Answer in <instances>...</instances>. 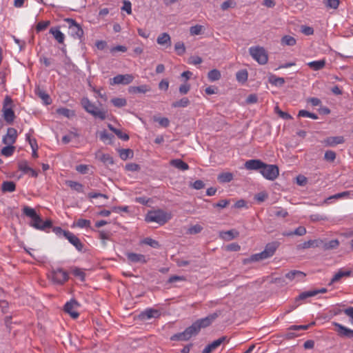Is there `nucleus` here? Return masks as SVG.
Listing matches in <instances>:
<instances>
[{
    "mask_svg": "<svg viewBox=\"0 0 353 353\" xmlns=\"http://www.w3.org/2000/svg\"><path fill=\"white\" fill-rule=\"evenodd\" d=\"M220 315V312H214L205 318L198 319L187 327L183 332L175 334L173 339L179 341H188L192 336L197 334L201 328L210 326L212 322Z\"/></svg>",
    "mask_w": 353,
    "mask_h": 353,
    "instance_id": "1",
    "label": "nucleus"
},
{
    "mask_svg": "<svg viewBox=\"0 0 353 353\" xmlns=\"http://www.w3.org/2000/svg\"><path fill=\"white\" fill-rule=\"evenodd\" d=\"M22 211L25 216L31 219L30 226L34 228V229L41 231H46L47 229L52 227V223L51 220L48 219L43 221L41 216L37 214L36 210L34 208L28 205H25L23 206Z\"/></svg>",
    "mask_w": 353,
    "mask_h": 353,
    "instance_id": "2",
    "label": "nucleus"
},
{
    "mask_svg": "<svg viewBox=\"0 0 353 353\" xmlns=\"http://www.w3.org/2000/svg\"><path fill=\"white\" fill-rule=\"evenodd\" d=\"M81 104L83 109L96 119L105 120L108 117V110L103 108L97 106L89 100L88 97H83L81 100Z\"/></svg>",
    "mask_w": 353,
    "mask_h": 353,
    "instance_id": "3",
    "label": "nucleus"
},
{
    "mask_svg": "<svg viewBox=\"0 0 353 353\" xmlns=\"http://www.w3.org/2000/svg\"><path fill=\"white\" fill-rule=\"evenodd\" d=\"M171 217V214L162 210H151L147 213L145 221L147 223H157L160 225H163L167 223Z\"/></svg>",
    "mask_w": 353,
    "mask_h": 353,
    "instance_id": "4",
    "label": "nucleus"
},
{
    "mask_svg": "<svg viewBox=\"0 0 353 353\" xmlns=\"http://www.w3.org/2000/svg\"><path fill=\"white\" fill-rule=\"evenodd\" d=\"M277 248V244L276 243H268L264 250L260 253L254 254L251 256V261H259L266 259H268L273 256Z\"/></svg>",
    "mask_w": 353,
    "mask_h": 353,
    "instance_id": "5",
    "label": "nucleus"
},
{
    "mask_svg": "<svg viewBox=\"0 0 353 353\" xmlns=\"http://www.w3.org/2000/svg\"><path fill=\"white\" fill-rule=\"evenodd\" d=\"M12 108L13 102L11 97L8 95L6 96L3 101L2 111L5 121L8 123H11L12 122H13L15 118L14 112L12 110Z\"/></svg>",
    "mask_w": 353,
    "mask_h": 353,
    "instance_id": "6",
    "label": "nucleus"
},
{
    "mask_svg": "<svg viewBox=\"0 0 353 353\" xmlns=\"http://www.w3.org/2000/svg\"><path fill=\"white\" fill-rule=\"evenodd\" d=\"M249 52L252 57L259 64L263 65L268 62V56L264 49L261 46H254L249 49Z\"/></svg>",
    "mask_w": 353,
    "mask_h": 353,
    "instance_id": "7",
    "label": "nucleus"
},
{
    "mask_svg": "<svg viewBox=\"0 0 353 353\" xmlns=\"http://www.w3.org/2000/svg\"><path fill=\"white\" fill-rule=\"evenodd\" d=\"M260 173L265 179L274 181L279 175V169L276 165L266 164L264 163V166L262 168Z\"/></svg>",
    "mask_w": 353,
    "mask_h": 353,
    "instance_id": "8",
    "label": "nucleus"
},
{
    "mask_svg": "<svg viewBox=\"0 0 353 353\" xmlns=\"http://www.w3.org/2000/svg\"><path fill=\"white\" fill-rule=\"evenodd\" d=\"M50 279L54 283L62 285L68 280L69 276L66 271L58 268L51 272Z\"/></svg>",
    "mask_w": 353,
    "mask_h": 353,
    "instance_id": "9",
    "label": "nucleus"
},
{
    "mask_svg": "<svg viewBox=\"0 0 353 353\" xmlns=\"http://www.w3.org/2000/svg\"><path fill=\"white\" fill-rule=\"evenodd\" d=\"M339 245V242L336 239L331 240L328 242H323L321 240H310V247H321L325 250L336 248Z\"/></svg>",
    "mask_w": 353,
    "mask_h": 353,
    "instance_id": "10",
    "label": "nucleus"
},
{
    "mask_svg": "<svg viewBox=\"0 0 353 353\" xmlns=\"http://www.w3.org/2000/svg\"><path fill=\"white\" fill-rule=\"evenodd\" d=\"M134 77L132 74H118L110 79V85H116V84H123L128 85L132 83L134 80Z\"/></svg>",
    "mask_w": 353,
    "mask_h": 353,
    "instance_id": "11",
    "label": "nucleus"
},
{
    "mask_svg": "<svg viewBox=\"0 0 353 353\" xmlns=\"http://www.w3.org/2000/svg\"><path fill=\"white\" fill-rule=\"evenodd\" d=\"M65 21L69 25L71 34L76 38L81 39L83 35V30L81 27L72 19H67Z\"/></svg>",
    "mask_w": 353,
    "mask_h": 353,
    "instance_id": "12",
    "label": "nucleus"
},
{
    "mask_svg": "<svg viewBox=\"0 0 353 353\" xmlns=\"http://www.w3.org/2000/svg\"><path fill=\"white\" fill-rule=\"evenodd\" d=\"M78 306L79 304L77 301H76L74 299H72L65 304L64 311L66 313L69 314L70 316L72 317L73 319H77L79 316V314L77 310Z\"/></svg>",
    "mask_w": 353,
    "mask_h": 353,
    "instance_id": "13",
    "label": "nucleus"
},
{
    "mask_svg": "<svg viewBox=\"0 0 353 353\" xmlns=\"http://www.w3.org/2000/svg\"><path fill=\"white\" fill-rule=\"evenodd\" d=\"M245 168L248 170H261L264 166V162L259 159H250L245 161L244 164Z\"/></svg>",
    "mask_w": 353,
    "mask_h": 353,
    "instance_id": "14",
    "label": "nucleus"
},
{
    "mask_svg": "<svg viewBox=\"0 0 353 353\" xmlns=\"http://www.w3.org/2000/svg\"><path fill=\"white\" fill-rule=\"evenodd\" d=\"M65 239L75 247L78 251H81L83 248V245L80 239L71 232L65 233Z\"/></svg>",
    "mask_w": 353,
    "mask_h": 353,
    "instance_id": "15",
    "label": "nucleus"
},
{
    "mask_svg": "<svg viewBox=\"0 0 353 353\" xmlns=\"http://www.w3.org/2000/svg\"><path fill=\"white\" fill-rule=\"evenodd\" d=\"M17 132L13 128H9L6 136L3 138V142L6 145L13 144L17 139Z\"/></svg>",
    "mask_w": 353,
    "mask_h": 353,
    "instance_id": "16",
    "label": "nucleus"
},
{
    "mask_svg": "<svg viewBox=\"0 0 353 353\" xmlns=\"http://www.w3.org/2000/svg\"><path fill=\"white\" fill-rule=\"evenodd\" d=\"M335 331L341 336L353 338V330L347 328L340 323H334Z\"/></svg>",
    "mask_w": 353,
    "mask_h": 353,
    "instance_id": "17",
    "label": "nucleus"
},
{
    "mask_svg": "<svg viewBox=\"0 0 353 353\" xmlns=\"http://www.w3.org/2000/svg\"><path fill=\"white\" fill-rule=\"evenodd\" d=\"M345 141L343 137L337 136V137H330L325 139L323 141V143L326 146L334 147L339 144H342Z\"/></svg>",
    "mask_w": 353,
    "mask_h": 353,
    "instance_id": "18",
    "label": "nucleus"
},
{
    "mask_svg": "<svg viewBox=\"0 0 353 353\" xmlns=\"http://www.w3.org/2000/svg\"><path fill=\"white\" fill-rule=\"evenodd\" d=\"M352 271L350 270L340 269L337 272L334 274L332 279H331L330 283L333 284L338 283L343 277H349L351 275Z\"/></svg>",
    "mask_w": 353,
    "mask_h": 353,
    "instance_id": "19",
    "label": "nucleus"
},
{
    "mask_svg": "<svg viewBox=\"0 0 353 353\" xmlns=\"http://www.w3.org/2000/svg\"><path fill=\"white\" fill-rule=\"evenodd\" d=\"M225 336H222L208 345L202 351V353H211L214 351L225 340Z\"/></svg>",
    "mask_w": 353,
    "mask_h": 353,
    "instance_id": "20",
    "label": "nucleus"
},
{
    "mask_svg": "<svg viewBox=\"0 0 353 353\" xmlns=\"http://www.w3.org/2000/svg\"><path fill=\"white\" fill-rule=\"evenodd\" d=\"M126 256L128 259L132 263H145L147 262L145 256L141 254L128 252L126 254Z\"/></svg>",
    "mask_w": 353,
    "mask_h": 353,
    "instance_id": "21",
    "label": "nucleus"
},
{
    "mask_svg": "<svg viewBox=\"0 0 353 353\" xmlns=\"http://www.w3.org/2000/svg\"><path fill=\"white\" fill-rule=\"evenodd\" d=\"M95 157L105 164L112 165L114 163L113 158L109 154L103 153L100 150L95 153Z\"/></svg>",
    "mask_w": 353,
    "mask_h": 353,
    "instance_id": "22",
    "label": "nucleus"
},
{
    "mask_svg": "<svg viewBox=\"0 0 353 353\" xmlns=\"http://www.w3.org/2000/svg\"><path fill=\"white\" fill-rule=\"evenodd\" d=\"M157 42L159 45L165 47H170L172 44L170 35L165 32L162 33L158 36Z\"/></svg>",
    "mask_w": 353,
    "mask_h": 353,
    "instance_id": "23",
    "label": "nucleus"
},
{
    "mask_svg": "<svg viewBox=\"0 0 353 353\" xmlns=\"http://www.w3.org/2000/svg\"><path fill=\"white\" fill-rule=\"evenodd\" d=\"M50 33L52 34L54 38L59 43H63L65 40V35L61 32L58 27H52L50 29Z\"/></svg>",
    "mask_w": 353,
    "mask_h": 353,
    "instance_id": "24",
    "label": "nucleus"
},
{
    "mask_svg": "<svg viewBox=\"0 0 353 353\" xmlns=\"http://www.w3.org/2000/svg\"><path fill=\"white\" fill-rule=\"evenodd\" d=\"M239 232L234 230L228 231H222L219 233V236L225 241H231L239 236Z\"/></svg>",
    "mask_w": 353,
    "mask_h": 353,
    "instance_id": "25",
    "label": "nucleus"
},
{
    "mask_svg": "<svg viewBox=\"0 0 353 353\" xmlns=\"http://www.w3.org/2000/svg\"><path fill=\"white\" fill-rule=\"evenodd\" d=\"M35 93L43 101L45 105H50L52 103L50 97L43 89L40 88H36Z\"/></svg>",
    "mask_w": 353,
    "mask_h": 353,
    "instance_id": "26",
    "label": "nucleus"
},
{
    "mask_svg": "<svg viewBox=\"0 0 353 353\" xmlns=\"http://www.w3.org/2000/svg\"><path fill=\"white\" fill-rule=\"evenodd\" d=\"M170 164L172 166H173L180 170L185 171V170H188L189 169V165H188V163H186L185 162H184L183 161H182L180 159H175L171 160L170 161Z\"/></svg>",
    "mask_w": 353,
    "mask_h": 353,
    "instance_id": "27",
    "label": "nucleus"
},
{
    "mask_svg": "<svg viewBox=\"0 0 353 353\" xmlns=\"http://www.w3.org/2000/svg\"><path fill=\"white\" fill-rule=\"evenodd\" d=\"M350 196V192L349 191H345L336 194H334L332 196H329L325 200V203L329 204L332 203V199H347L349 198Z\"/></svg>",
    "mask_w": 353,
    "mask_h": 353,
    "instance_id": "28",
    "label": "nucleus"
},
{
    "mask_svg": "<svg viewBox=\"0 0 353 353\" xmlns=\"http://www.w3.org/2000/svg\"><path fill=\"white\" fill-rule=\"evenodd\" d=\"M150 90V88L148 85H141L139 86H131L129 88L130 93H145Z\"/></svg>",
    "mask_w": 353,
    "mask_h": 353,
    "instance_id": "29",
    "label": "nucleus"
},
{
    "mask_svg": "<svg viewBox=\"0 0 353 353\" xmlns=\"http://www.w3.org/2000/svg\"><path fill=\"white\" fill-rule=\"evenodd\" d=\"M296 41L294 37L290 35H285L281 39V45L283 46H293L296 45Z\"/></svg>",
    "mask_w": 353,
    "mask_h": 353,
    "instance_id": "30",
    "label": "nucleus"
},
{
    "mask_svg": "<svg viewBox=\"0 0 353 353\" xmlns=\"http://www.w3.org/2000/svg\"><path fill=\"white\" fill-rule=\"evenodd\" d=\"M143 318L150 319L151 318H157L159 316V312L154 309H146L141 313Z\"/></svg>",
    "mask_w": 353,
    "mask_h": 353,
    "instance_id": "31",
    "label": "nucleus"
},
{
    "mask_svg": "<svg viewBox=\"0 0 353 353\" xmlns=\"http://www.w3.org/2000/svg\"><path fill=\"white\" fill-rule=\"evenodd\" d=\"M234 178L233 174L231 172H222L217 176V179L221 183L230 182Z\"/></svg>",
    "mask_w": 353,
    "mask_h": 353,
    "instance_id": "32",
    "label": "nucleus"
},
{
    "mask_svg": "<svg viewBox=\"0 0 353 353\" xmlns=\"http://www.w3.org/2000/svg\"><path fill=\"white\" fill-rule=\"evenodd\" d=\"M236 80L241 83H244L247 81L248 78V73L246 70H241L236 74Z\"/></svg>",
    "mask_w": 353,
    "mask_h": 353,
    "instance_id": "33",
    "label": "nucleus"
},
{
    "mask_svg": "<svg viewBox=\"0 0 353 353\" xmlns=\"http://www.w3.org/2000/svg\"><path fill=\"white\" fill-rule=\"evenodd\" d=\"M16 189V185L12 181H4L1 185L3 192H12Z\"/></svg>",
    "mask_w": 353,
    "mask_h": 353,
    "instance_id": "34",
    "label": "nucleus"
},
{
    "mask_svg": "<svg viewBox=\"0 0 353 353\" xmlns=\"http://www.w3.org/2000/svg\"><path fill=\"white\" fill-rule=\"evenodd\" d=\"M66 184L72 190L78 192H83V186L81 183L74 181H67Z\"/></svg>",
    "mask_w": 353,
    "mask_h": 353,
    "instance_id": "35",
    "label": "nucleus"
},
{
    "mask_svg": "<svg viewBox=\"0 0 353 353\" xmlns=\"http://www.w3.org/2000/svg\"><path fill=\"white\" fill-rule=\"evenodd\" d=\"M325 59H321L319 61H310V68L314 70H319L323 68L325 65Z\"/></svg>",
    "mask_w": 353,
    "mask_h": 353,
    "instance_id": "36",
    "label": "nucleus"
},
{
    "mask_svg": "<svg viewBox=\"0 0 353 353\" xmlns=\"http://www.w3.org/2000/svg\"><path fill=\"white\" fill-rule=\"evenodd\" d=\"M269 82L272 84V85H276V86H281L282 85L284 84L285 83V81H284V79L282 78V77H277L276 75H274V74H271L270 77H269Z\"/></svg>",
    "mask_w": 353,
    "mask_h": 353,
    "instance_id": "37",
    "label": "nucleus"
},
{
    "mask_svg": "<svg viewBox=\"0 0 353 353\" xmlns=\"http://www.w3.org/2000/svg\"><path fill=\"white\" fill-rule=\"evenodd\" d=\"M119 157L122 160L133 157V151L130 149H121L119 150Z\"/></svg>",
    "mask_w": 353,
    "mask_h": 353,
    "instance_id": "38",
    "label": "nucleus"
},
{
    "mask_svg": "<svg viewBox=\"0 0 353 353\" xmlns=\"http://www.w3.org/2000/svg\"><path fill=\"white\" fill-rule=\"evenodd\" d=\"M190 104V100L187 97H183L179 101L172 103L173 108H185Z\"/></svg>",
    "mask_w": 353,
    "mask_h": 353,
    "instance_id": "39",
    "label": "nucleus"
},
{
    "mask_svg": "<svg viewBox=\"0 0 353 353\" xmlns=\"http://www.w3.org/2000/svg\"><path fill=\"white\" fill-rule=\"evenodd\" d=\"M221 74L219 70L213 69L208 74V77L210 81H218L221 79Z\"/></svg>",
    "mask_w": 353,
    "mask_h": 353,
    "instance_id": "40",
    "label": "nucleus"
},
{
    "mask_svg": "<svg viewBox=\"0 0 353 353\" xmlns=\"http://www.w3.org/2000/svg\"><path fill=\"white\" fill-rule=\"evenodd\" d=\"M306 233V229L304 227L300 226L297 228L295 230L291 231L289 232H284L283 234L284 236H292V235H297V236H302Z\"/></svg>",
    "mask_w": 353,
    "mask_h": 353,
    "instance_id": "41",
    "label": "nucleus"
},
{
    "mask_svg": "<svg viewBox=\"0 0 353 353\" xmlns=\"http://www.w3.org/2000/svg\"><path fill=\"white\" fill-rule=\"evenodd\" d=\"M108 127L110 130L114 132L117 134V136L121 139L123 141H128L129 139V136L127 134L123 133L121 130L117 129L112 127L111 125H109Z\"/></svg>",
    "mask_w": 353,
    "mask_h": 353,
    "instance_id": "42",
    "label": "nucleus"
},
{
    "mask_svg": "<svg viewBox=\"0 0 353 353\" xmlns=\"http://www.w3.org/2000/svg\"><path fill=\"white\" fill-rule=\"evenodd\" d=\"M110 101L117 108H122L127 105V101L125 98L115 97L112 99Z\"/></svg>",
    "mask_w": 353,
    "mask_h": 353,
    "instance_id": "43",
    "label": "nucleus"
},
{
    "mask_svg": "<svg viewBox=\"0 0 353 353\" xmlns=\"http://www.w3.org/2000/svg\"><path fill=\"white\" fill-rule=\"evenodd\" d=\"M296 276H302V277H306V274H304L302 272L297 271V270H293L291 272H289L285 274V277L288 279L290 281L295 280V278Z\"/></svg>",
    "mask_w": 353,
    "mask_h": 353,
    "instance_id": "44",
    "label": "nucleus"
},
{
    "mask_svg": "<svg viewBox=\"0 0 353 353\" xmlns=\"http://www.w3.org/2000/svg\"><path fill=\"white\" fill-rule=\"evenodd\" d=\"M57 113L65 117L70 118L74 115V112L68 108H61L57 110Z\"/></svg>",
    "mask_w": 353,
    "mask_h": 353,
    "instance_id": "45",
    "label": "nucleus"
},
{
    "mask_svg": "<svg viewBox=\"0 0 353 353\" xmlns=\"http://www.w3.org/2000/svg\"><path fill=\"white\" fill-rule=\"evenodd\" d=\"M141 243H143V244L150 245V247L154 248H160L159 243L157 241H156L154 239H152V238H150V237L145 238L141 241Z\"/></svg>",
    "mask_w": 353,
    "mask_h": 353,
    "instance_id": "46",
    "label": "nucleus"
},
{
    "mask_svg": "<svg viewBox=\"0 0 353 353\" xmlns=\"http://www.w3.org/2000/svg\"><path fill=\"white\" fill-rule=\"evenodd\" d=\"M203 30H204V28L203 26L196 25V26L190 27V33L192 36L199 35L203 32Z\"/></svg>",
    "mask_w": 353,
    "mask_h": 353,
    "instance_id": "47",
    "label": "nucleus"
},
{
    "mask_svg": "<svg viewBox=\"0 0 353 353\" xmlns=\"http://www.w3.org/2000/svg\"><path fill=\"white\" fill-rule=\"evenodd\" d=\"M14 151V147L11 145H8L6 147H3L1 150V154L2 155L5 157H10L12 155L13 152Z\"/></svg>",
    "mask_w": 353,
    "mask_h": 353,
    "instance_id": "48",
    "label": "nucleus"
},
{
    "mask_svg": "<svg viewBox=\"0 0 353 353\" xmlns=\"http://www.w3.org/2000/svg\"><path fill=\"white\" fill-rule=\"evenodd\" d=\"M275 112L282 119L285 120L292 119V117L288 112L281 110L278 106L275 107Z\"/></svg>",
    "mask_w": 353,
    "mask_h": 353,
    "instance_id": "49",
    "label": "nucleus"
},
{
    "mask_svg": "<svg viewBox=\"0 0 353 353\" xmlns=\"http://www.w3.org/2000/svg\"><path fill=\"white\" fill-rule=\"evenodd\" d=\"M203 227L199 224L194 225L188 228V233L190 234H196L200 233Z\"/></svg>",
    "mask_w": 353,
    "mask_h": 353,
    "instance_id": "50",
    "label": "nucleus"
},
{
    "mask_svg": "<svg viewBox=\"0 0 353 353\" xmlns=\"http://www.w3.org/2000/svg\"><path fill=\"white\" fill-rule=\"evenodd\" d=\"M91 222L89 220L79 219L77 221L76 225L81 228H87L90 227Z\"/></svg>",
    "mask_w": 353,
    "mask_h": 353,
    "instance_id": "51",
    "label": "nucleus"
},
{
    "mask_svg": "<svg viewBox=\"0 0 353 353\" xmlns=\"http://www.w3.org/2000/svg\"><path fill=\"white\" fill-rule=\"evenodd\" d=\"M90 168V166L88 165L80 164V165H77L75 169L78 172H79L82 174H85L89 173Z\"/></svg>",
    "mask_w": 353,
    "mask_h": 353,
    "instance_id": "52",
    "label": "nucleus"
},
{
    "mask_svg": "<svg viewBox=\"0 0 353 353\" xmlns=\"http://www.w3.org/2000/svg\"><path fill=\"white\" fill-rule=\"evenodd\" d=\"M50 23L49 21H39L36 26V31L39 32L46 30L50 26Z\"/></svg>",
    "mask_w": 353,
    "mask_h": 353,
    "instance_id": "53",
    "label": "nucleus"
},
{
    "mask_svg": "<svg viewBox=\"0 0 353 353\" xmlns=\"http://www.w3.org/2000/svg\"><path fill=\"white\" fill-rule=\"evenodd\" d=\"M324 3L328 8L336 9L339 6V0H325Z\"/></svg>",
    "mask_w": 353,
    "mask_h": 353,
    "instance_id": "54",
    "label": "nucleus"
},
{
    "mask_svg": "<svg viewBox=\"0 0 353 353\" xmlns=\"http://www.w3.org/2000/svg\"><path fill=\"white\" fill-rule=\"evenodd\" d=\"M18 168L19 170L23 172L24 174H28L29 170H30V167H29V165L26 161L19 162L18 164Z\"/></svg>",
    "mask_w": 353,
    "mask_h": 353,
    "instance_id": "55",
    "label": "nucleus"
},
{
    "mask_svg": "<svg viewBox=\"0 0 353 353\" xmlns=\"http://www.w3.org/2000/svg\"><path fill=\"white\" fill-rule=\"evenodd\" d=\"M174 49L179 55H182L185 52V48L183 42H177L175 43Z\"/></svg>",
    "mask_w": 353,
    "mask_h": 353,
    "instance_id": "56",
    "label": "nucleus"
},
{
    "mask_svg": "<svg viewBox=\"0 0 353 353\" xmlns=\"http://www.w3.org/2000/svg\"><path fill=\"white\" fill-rule=\"evenodd\" d=\"M154 120L159 123L162 127L166 128L170 124V121L166 117H154Z\"/></svg>",
    "mask_w": 353,
    "mask_h": 353,
    "instance_id": "57",
    "label": "nucleus"
},
{
    "mask_svg": "<svg viewBox=\"0 0 353 353\" xmlns=\"http://www.w3.org/2000/svg\"><path fill=\"white\" fill-rule=\"evenodd\" d=\"M324 158L327 161L333 162L336 159V153L332 150H327L325 153Z\"/></svg>",
    "mask_w": 353,
    "mask_h": 353,
    "instance_id": "58",
    "label": "nucleus"
},
{
    "mask_svg": "<svg viewBox=\"0 0 353 353\" xmlns=\"http://www.w3.org/2000/svg\"><path fill=\"white\" fill-rule=\"evenodd\" d=\"M72 273L74 276L79 278L81 281L85 279V273L83 271L79 268H75L72 270Z\"/></svg>",
    "mask_w": 353,
    "mask_h": 353,
    "instance_id": "59",
    "label": "nucleus"
},
{
    "mask_svg": "<svg viewBox=\"0 0 353 353\" xmlns=\"http://www.w3.org/2000/svg\"><path fill=\"white\" fill-rule=\"evenodd\" d=\"M236 5V3L232 0H227L222 3L221 5V8L223 10H225L230 8H234Z\"/></svg>",
    "mask_w": 353,
    "mask_h": 353,
    "instance_id": "60",
    "label": "nucleus"
},
{
    "mask_svg": "<svg viewBox=\"0 0 353 353\" xmlns=\"http://www.w3.org/2000/svg\"><path fill=\"white\" fill-rule=\"evenodd\" d=\"M53 232L58 236H63L65 238V233H68L70 231L63 230L60 227H54L52 229Z\"/></svg>",
    "mask_w": 353,
    "mask_h": 353,
    "instance_id": "61",
    "label": "nucleus"
},
{
    "mask_svg": "<svg viewBox=\"0 0 353 353\" xmlns=\"http://www.w3.org/2000/svg\"><path fill=\"white\" fill-rule=\"evenodd\" d=\"M188 63L192 65H199L202 63V59L198 56H193L189 58Z\"/></svg>",
    "mask_w": 353,
    "mask_h": 353,
    "instance_id": "62",
    "label": "nucleus"
},
{
    "mask_svg": "<svg viewBox=\"0 0 353 353\" xmlns=\"http://www.w3.org/2000/svg\"><path fill=\"white\" fill-rule=\"evenodd\" d=\"M205 186L204 183L201 180H196L191 184V187L195 190L203 189Z\"/></svg>",
    "mask_w": 353,
    "mask_h": 353,
    "instance_id": "63",
    "label": "nucleus"
},
{
    "mask_svg": "<svg viewBox=\"0 0 353 353\" xmlns=\"http://www.w3.org/2000/svg\"><path fill=\"white\" fill-rule=\"evenodd\" d=\"M344 313L349 316L350 322L353 325V307H350L344 310Z\"/></svg>",
    "mask_w": 353,
    "mask_h": 353,
    "instance_id": "64",
    "label": "nucleus"
}]
</instances>
